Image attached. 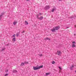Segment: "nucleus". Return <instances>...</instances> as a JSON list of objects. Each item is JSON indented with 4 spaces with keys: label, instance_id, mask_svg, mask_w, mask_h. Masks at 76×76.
Masks as SVG:
<instances>
[{
    "label": "nucleus",
    "instance_id": "nucleus-1",
    "mask_svg": "<svg viewBox=\"0 0 76 76\" xmlns=\"http://www.w3.org/2000/svg\"><path fill=\"white\" fill-rule=\"evenodd\" d=\"M15 34H14L12 36V37H14V38L13 39V41L14 42L16 41V38H15Z\"/></svg>",
    "mask_w": 76,
    "mask_h": 76
},
{
    "label": "nucleus",
    "instance_id": "nucleus-2",
    "mask_svg": "<svg viewBox=\"0 0 76 76\" xmlns=\"http://www.w3.org/2000/svg\"><path fill=\"white\" fill-rule=\"evenodd\" d=\"M50 9V6L48 5L46 6L45 7V10H47V9Z\"/></svg>",
    "mask_w": 76,
    "mask_h": 76
},
{
    "label": "nucleus",
    "instance_id": "nucleus-3",
    "mask_svg": "<svg viewBox=\"0 0 76 76\" xmlns=\"http://www.w3.org/2000/svg\"><path fill=\"white\" fill-rule=\"evenodd\" d=\"M51 31H52V32H56V29L55 28V27H54L53 28L51 29Z\"/></svg>",
    "mask_w": 76,
    "mask_h": 76
},
{
    "label": "nucleus",
    "instance_id": "nucleus-4",
    "mask_svg": "<svg viewBox=\"0 0 76 76\" xmlns=\"http://www.w3.org/2000/svg\"><path fill=\"white\" fill-rule=\"evenodd\" d=\"M57 54L58 55V56H59L61 54V51H60V50L58 51H57Z\"/></svg>",
    "mask_w": 76,
    "mask_h": 76
},
{
    "label": "nucleus",
    "instance_id": "nucleus-5",
    "mask_svg": "<svg viewBox=\"0 0 76 76\" xmlns=\"http://www.w3.org/2000/svg\"><path fill=\"white\" fill-rule=\"evenodd\" d=\"M33 69L34 70H39V68L38 67H37L33 66Z\"/></svg>",
    "mask_w": 76,
    "mask_h": 76
},
{
    "label": "nucleus",
    "instance_id": "nucleus-6",
    "mask_svg": "<svg viewBox=\"0 0 76 76\" xmlns=\"http://www.w3.org/2000/svg\"><path fill=\"white\" fill-rule=\"evenodd\" d=\"M56 30H58L60 28V26H57L54 27Z\"/></svg>",
    "mask_w": 76,
    "mask_h": 76
},
{
    "label": "nucleus",
    "instance_id": "nucleus-7",
    "mask_svg": "<svg viewBox=\"0 0 76 76\" xmlns=\"http://www.w3.org/2000/svg\"><path fill=\"white\" fill-rule=\"evenodd\" d=\"M4 15V13H1V15H0V20H1V18H2V16Z\"/></svg>",
    "mask_w": 76,
    "mask_h": 76
},
{
    "label": "nucleus",
    "instance_id": "nucleus-8",
    "mask_svg": "<svg viewBox=\"0 0 76 76\" xmlns=\"http://www.w3.org/2000/svg\"><path fill=\"white\" fill-rule=\"evenodd\" d=\"M45 40H49V41H50V40H51V39L48 37L45 38Z\"/></svg>",
    "mask_w": 76,
    "mask_h": 76
},
{
    "label": "nucleus",
    "instance_id": "nucleus-9",
    "mask_svg": "<svg viewBox=\"0 0 76 76\" xmlns=\"http://www.w3.org/2000/svg\"><path fill=\"white\" fill-rule=\"evenodd\" d=\"M5 49H6V48H5L4 47L3 48H2L1 51H4V50H5Z\"/></svg>",
    "mask_w": 76,
    "mask_h": 76
},
{
    "label": "nucleus",
    "instance_id": "nucleus-10",
    "mask_svg": "<svg viewBox=\"0 0 76 76\" xmlns=\"http://www.w3.org/2000/svg\"><path fill=\"white\" fill-rule=\"evenodd\" d=\"M39 19V20H42L43 19V17L41 16L40 18H39V19Z\"/></svg>",
    "mask_w": 76,
    "mask_h": 76
},
{
    "label": "nucleus",
    "instance_id": "nucleus-11",
    "mask_svg": "<svg viewBox=\"0 0 76 76\" xmlns=\"http://www.w3.org/2000/svg\"><path fill=\"white\" fill-rule=\"evenodd\" d=\"M43 67V65L40 66L38 67L39 69H40V68H42Z\"/></svg>",
    "mask_w": 76,
    "mask_h": 76
},
{
    "label": "nucleus",
    "instance_id": "nucleus-12",
    "mask_svg": "<svg viewBox=\"0 0 76 76\" xmlns=\"http://www.w3.org/2000/svg\"><path fill=\"white\" fill-rule=\"evenodd\" d=\"M56 8H53V9L51 11L52 12H54V10H56Z\"/></svg>",
    "mask_w": 76,
    "mask_h": 76
},
{
    "label": "nucleus",
    "instance_id": "nucleus-13",
    "mask_svg": "<svg viewBox=\"0 0 76 76\" xmlns=\"http://www.w3.org/2000/svg\"><path fill=\"white\" fill-rule=\"evenodd\" d=\"M72 48H74V47H76V45L75 44H73L72 45Z\"/></svg>",
    "mask_w": 76,
    "mask_h": 76
},
{
    "label": "nucleus",
    "instance_id": "nucleus-14",
    "mask_svg": "<svg viewBox=\"0 0 76 76\" xmlns=\"http://www.w3.org/2000/svg\"><path fill=\"white\" fill-rule=\"evenodd\" d=\"M13 73H16V72H18V71H17V70H13Z\"/></svg>",
    "mask_w": 76,
    "mask_h": 76
},
{
    "label": "nucleus",
    "instance_id": "nucleus-15",
    "mask_svg": "<svg viewBox=\"0 0 76 76\" xmlns=\"http://www.w3.org/2000/svg\"><path fill=\"white\" fill-rule=\"evenodd\" d=\"M16 23H17V22L15 21V22H14L13 24L14 25H16Z\"/></svg>",
    "mask_w": 76,
    "mask_h": 76
},
{
    "label": "nucleus",
    "instance_id": "nucleus-16",
    "mask_svg": "<svg viewBox=\"0 0 76 76\" xmlns=\"http://www.w3.org/2000/svg\"><path fill=\"white\" fill-rule=\"evenodd\" d=\"M51 74V73L49 72V73H46V75H50Z\"/></svg>",
    "mask_w": 76,
    "mask_h": 76
},
{
    "label": "nucleus",
    "instance_id": "nucleus-17",
    "mask_svg": "<svg viewBox=\"0 0 76 76\" xmlns=\"http://www.w3.org/2000/svg\"><path fill=\"white\" fill-rule=\"evenodd\" d=\"M21 66H24L25 65V63H22L21 64Z\"/></svg>",
    "mask_w": 76,
    "mask_h": 76
},
{
    "label": "nucleus",
    "instance_id": "nucleus-18",
    "mask_svg": "<svg viewBox=\"0 0 76 76\" xmlns=\"http://www.w3.org/2000/svg\"><path fill=\"white\" fill-rule=\"evenodd\" d=\"M26 24V25H28V22H27V21H25V22Z\"/></svg>",
    "mask_w": 76,
    "mask_h": 76
},
{
    "label": "nucleus",
    "instance_id": "nucleus-19",
    "mask_svg": "<svg viewBox=\"0 0 76 76\" xmlns=\"http://www.w3.org/2000/svg\"><path fill=\"white\" fill-rule=\"evenodd\" d=\"M73 66H72L70 67V69L71 70H72L73 68Z\"/></svg>",
    "mask_w": 76,
    "mask_h": 76
},
{
    "label": "nucleus",
    "instance_id": "nucleus-20",
    "mask_svg": "<svg viewBox=\"0 0 76 76\" xmlns=\"http://www.w3.org/2000/svg\"><path fill=\"white\" fill-rule=\"evenodd\" d=\"M39 15H37V19H39Z\"/></svg>",
    "mask_w": 76,
    "mask_h": 76
},
{
    "label": "nucleus",
    "instance_id": "nucleus-21",
    "mask_svg": "<svg viewBox=\"0 0 76 76\" xmlns=\"http://www.w3.org/2000/svg\"><path fill=\"white\" fill-rule=\"evenodd\" d=\"M24 64H28V62H24Z\"/></svg>",
    "mask_w": 76,
    "mask_h": 76
},
{
    "label": "nucleus",
    "instance_id": "nucleus-22",
    "mask_svg": "<svg viewBox=\"0 0 76 76\" xmlns=\"http://www.w3.org/2000/svg\"><path fill=\"white\" fill-rule=\"evenodd\" d=\"M52 63L53 64H55V61H53L52 62Z\"/></svg>",
    "mask_w": 76,
    "mask_h": 76
},
{
    "label": "nucleus",
    "instance_id": "nucleus-23",
    "mask_svg": "<svg viewBox=\"0 0 76 76\" xmlns=\"http://www.w3.org/2000/svg\"><path fill=\"white\" fill-rule=\"evenodd\" d=\"M58 68L59 69H60V70H62V68H61V67L60 66H59L58 67Z\"/></svg>",
    "mask_w": 76,
    "mask_h": 76
},
{
    "label": "nucleus",
    "instance_id": "nucleus-24",
    "mask_svg": "<svg viewBox=\"0 0 76 76\" xmlns=\"http://www.w3.org/2000/svg\"><path fill=\"white\" fill-rule=\"evenodd\" d=\"M39 56H40V57H42V54H40L39 55Z\"/></svg>",
    "mask_w": 76,
    "mask_h": 76
},
{
    "label": "nucleus",
    "instance_id": "nucleus-25",
    "mask_svg": "<svg viewBox=\"0 0 76 76\" xmlns=\"http://www.w3.org/2000/svg\"><path fill=\"white\" fill-rule=\"evenodd\" d=\"M25 32V30H23L22 32H21L22 34H23V33H24Z\"/></svg>",
    "mask_w": 76,
    "mask_h": 76
},
{
    "label": "nucleus",
    "instance_id": "nucleus-26",
    "mask_svg": "<svg viewBox=\"0 0 76 76\" xmlns=\"http://www.w3.org/2000/svg\"><path fill=\"white\" fill-rule=\"evenodd\" d=\"M8 76V74H6L4 76Z\"/></svg>",
    "mask_w": 76,
    "mask_h": 76
},
{
    "label": "nucleus",
    "instance_id": "nucleus-27",
    "mask_svg": "<svg viewBox=\"0 0 76 76\" xmlns=\"http://www.w3.org/2000/svg\"><path fill=\"white\" fill-rule=\"evenodd\" d=\"M39 15H41L42 14L41 13H39Z\"/></svg>",
    "mask_w": 76,
    "mask_h": 76
},
{
    "label": "nucleus",
    "instance_id": "nucleus-28",
    "mask_svg": "<svg viewBox=\"0 0 76 76\" xmlns=\"http://www.w3.org/2000/svg\"><path fill=\"white\" fill-rule=\"evenodd\" d=\"M72 43L76 44V42H72Z\"/></svg>",
    "mask_w": 76,
    "mask_h": 76
},
{
    "label": "nucleus",
    "instance_id": "nucleus-29",
    "mask_svg": "<svg viewBox=\"0 0 76 76\" xmlns=\"http://www.w3.org/2000/svg\"><path fill=\"white\" fill-rule=\"evenodd\" d=\"M6 72H8V70H7L5 71Z\"/></svg>",
    "mask_w": 76,
    "mask_h": 76
},
{
    "label": "nucleus",
    "instance_id": "nucleus-30",
    "mask_svg": "<svg viewBox=\"0 0 76 76\" xmlns=\"http://www.w3.org/2000/svg\"><path fill=\"white\" fill-rule=\"evenodd\" d=\"M17 37H18L19 36V34H17Z\"/></svg>",
    "mask_w": 76,
    "mask_h": 76
},
{
    "label": "nucleus",
    "instance_id": "nucleus-31",
    "mask_svg": "<svg viewBox=\"0 0 76 76\" xmlns=\"http://www.w3.org/2000/svg\"><path fill=\"white\" fill-rule=\"evenodd\" d=\"M7 46H8V45H9V44H8L7 45Z\"/></svg>",
    "mask_w": 76,
    "mask_h": 76
},
{
    "label": "nucleus",
    "instance_id": "nucleus-32",
    "mask_svg": "<svg viewBox=\"0 0 76 76\" xmlns=\"http://www.w3.org/2000/svg\"><path fill=\"white\" fill-rule=\"evenodd\" d=\"M58 1H61V0H58Z\"/></svg>",
    "mask_w": 76,
    "mask_h": 76
},
{
    "label": "nucleus",
    "instance_id": "nucleus-33",
    "mask_svg": "<svg viewBox=\"0 0 76 76\" xmlns=\"http://www.w3.org/2000/svg\"><path fill=\"white\" fill-rule=\"evenodd\" d=\"M27 0V1H29V0Z\"/></svg>",
    "mask_w": 76,
    "mask_h": 76
},
{
    "label": "nucleus",
    "instance_id": "nucleus-34",
    "mask_svg": "<svg viewBox=\"0 0 76 76\" xmlns=\"http://www.w3.org/2000/svg\"><path fill=\"white\" fill-rule=\"evenodd\" d=\"M75 72L76 73V71H75Z\"/></svg>",
    "mask_w": 76,
    "mask_h": 76
},
{
    "label": "nucleus",
    "instance_id": "nucleus-35",
    "mask_svg": "<svg viewBox=\"0 0 76 76\" xmlns=\"http://www.w3.org/2000/svg\"><path fill=\"white\" fill-rule=\"evenodd\" d=\"M75 35V34H74V35Z\"/></svg>",
    "mask_w": 76,
    "mask_h": 76
},
{
    "label": "nucleus",
    "instance_id": "nucleus-36",
    "mask_svg": "<svg viewBox=\"0 0 76 76\" xmlns=\"http://www.w3.org/2000/svg\"><path fill=\"white\" fill-rule=\"evenodd\" d=\"M45 76H46V75H45Z\"/></svg>",
    "mask_w": 76,
    "mask_h": 76
}]
</instances>
